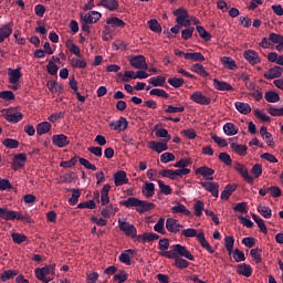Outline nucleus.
<instances>
[{
    "label": "nucleus",
    "instance_id": "obj_16",
    "mask_svg": "<svg viewBox=\"0 0 283 283\" xmlns=\"http://www.w3.org/2000/svg\"><path fill=\"white\" fill-rule=\"evenodd\" d=\"M52 143L55 145V147L63 148L70 145V139H67V136L64 134L53 135Z\"/></svg>",
    "mask_w": 283,
    "mask_h": 283
},
{
    "label": "nucleus",
    "instance_id": "obj_49",
    "mask_svg": "<svg viewBox=\"0 0 283 283\" xmlns=\"http://www.w3.org/2000/svg\"><path fill=\"white\" fill-rule=\"evenodd\" d=\"M69 192H73L72 197L69 199L70 205H76L78 202V198H81L80 189H67Z\"/></svg>",
    "mask_w": 283,
    "mask_h": 283
},
{
    "label": "nucleus",
    "instance_id": "obj_44",
    "mask_svg": "<svg viewBox=\"0 0 283 283\" xmlns=\"http://www.w3.org/2000/svg\"><path fill=\"white\" fill-rule=\"evenodd\" d=\"M264 98L268 101V103H277L280 102V94L273 91H268L264 95Z\"/></svg>",
    "mask_w": 283,
    "mask_h": 283
},
{
    "label": "nucleus",
    "instance_id": "obj_13",
    "mask_svg": "<svg viewBox=\"0 0 283 283\" xmlns=\"http://www.w3.org/2000/svg\"><path fill=\"white\" fill-rule=\"evenodd\" d=\"M109 127H113L115 132H125L129 127V122L125 117H119L118 120L112 122Z\"/></svg>",
    "mask_w": 283,
    "mask_h": 283
},
{
    "label": "nucleus",
    "instance_id": "obj_5",
    "mask_svg": "<svg viewBox=\"0 0 283 283\" xmlns=\"http://www.w3.org/2000/svg\"><path fill=\"white\" fill-rule=\"evenodd\" d=\"M25 163H28V155L25 153L18 154L13 157L11 169L19 171V169L25 167Z\"/></svg>",
    "mask_w": 283,
    "mask_h": 283
},
{
    "label": "nucleus",
    "instance_id": "obj_27",
    "mask_svg": "<svg viewBox=\"0 0 283 283\" xmlns=\"http://www.w3.org/2000/svg\"><path fill=\"white\" fill-rule=\"evenodd\" d=\"M174 15L177 17V23H185V19H189V12H187V9L185 8H179L175 10Z\"/></svg>",
    "mask_w": 283,
    "mask_h": 283
},
{
    "label": "nucleus",
    "instance_id": "obj_35",
    "mask_svg": "<svg viewBox=\"0 0 283 283\" xmlns=\"http://www.w3.org/2000/svg\"><path fill=\"white\" fill-rule=\"evenodd\" d=\"M185 59L186 61H195V62H202L206 61L205 55H202V53L200 52H195V53H186L185 54Z\"/></svg>",
    "mask_w": 283,
    "mask_h": 283
},
{
    "label": "nucleus",
    "instance_id": "obj_8",
    "mask_svg": "<svg viewBox=\"0 0 283 283\" xmlns=\"http://www.w3.org/2000/svg\"><path fill=\"white\" fill-rule=\"evenodd\" d=\"M129 64L136 70H148L147 61L143 55H135L129 60Z\"/></svg>",
    "mask_w": 283,
    "mask_h": 283
},
{
    "label": "nucleus",
    "instance_id": "obj_14",
    "mask_svg": "<svg viewBox=\"0 0 283 283\" xmlns=\"http://www.w3.org/2000/svg\"><path fill=\"white\" fill-rule=\"evenodd\" d=\"M196 176L200 175L203 176L205 180H213V174H216V170L212 168H209L207 166L199 167L195 170Z\"/></svg>",
    "mask_w": 283,
    "mask_h": 283
},
{
    "label": "nucleus",
    "instance_id": "obj_32",
    "mask_svg": "<svg viewBox=\"0 0 283 283\" xmlns=\"http://www.w3.org/2000/svg\"><path fill=\"white\" fill-rule=\"evenodd\" d=\"M234 107L240 112V114H244L245 116L251 114V105H249V103L235 102Z\"/></svg>",
    "mask_w": 283,
    "mask_h": 283
},
{
    "label": "nucleus",
    "instance_id": "obj_40",
    "mask_svg": "<svg viewBox=\"0 0 283 283\" xmlns=\"http://www.w3.org/2000/svg\"><path fill=\"white\" fill-rule=\"evenodd\" d=\"M172 213H182L184 216H191V211L182 203H178L171 208Z\"/></svg>",
    "mask_w": 283,
    "mask_h": 283
},
{
    "label": "nucleus",
    "instance_id": "obj_24",
    "mask_svg": "<svg viewBox=\"0 0 283 283\" xmlns=\"http://www.w3.org/2000/svg\"><path fill=\"white\" fill-rule=\"evenodd\" d=\"M97 6H102L106 10L114 12V10H118V0H101Z\"/></svg>",
    "mask_w": 283,
    "mask_h": 283
},
{
    "label": "nucleus",
    "instance_id": "obj_12",
    "mask_svg": "<svg viewBox=\"0 0 283 283\" xmlns=\"http://www.w3.org/2000/svg\"><path fill=\"white\" fill-rule=\"evenodd\" d=\"M115 187H123V185H127L129 182V179L127 178V172L125 170H118L113 176Z\"/></svg>",
    "mask_w": 283,
    "mask_h": 283
},
{
    "label": "nucleus",
    "instance_id": "obj_57",
    "mask_svg": "<svg viewBox=\"0 0 283 283\" xmlns=\"http://www.w3.org/2000/svg\"><path fill=\"white\" fill-rule=\"evenodd\" d=\"M158 185H159L160 193H164L165 196H171L172 190L169 185H165V182H163V180H158Z\"/></svg>",
    "mask_w": 283,
    "mask_h": 283
},
{
    "label": "nucleus",
    "instance_id": "obj_25",
    "mask_svg": "<svg viewBox=\"0 0 283 283\" xmlns=\"http://www.w3.org/2000/svg\"><path fill=\"white\" fill-rule=\"evenodd\" d=\"M51 129H52V124L50 122H42L36 125L38 136H43L44 134H50Z\"/></svg>",
    "mask_w": 283,
    "mask_h": 283
},
{
    "label": "nucleus",
    "instance_id": "obj_39",
    "mask_svg": "<svg viewBox=\"0 0 283 283\" xmlns=\"http://www.w3.org/2000/svg\"><path fill=\"white\" fill-rule=\"evenodd\" d=\"M17 275H19V272H17V270H7L0 275V280L1 282H8V280L17 277Z\"/></svg>",
    "mask_w": 283,
    "mask_h": 283
},
{
    "label": "nucleus",
    "instance_id": "obj_59",
    "mask_svg": "<svg viewBox=\"0 0 283 283\" xmlns=\"http://www.w3.org/2000/svg\"><path fill=\"white\" fill-rule=\"evenodd\" d=\"M269 41L275 43L276 45H283V35L277 33H270Z\"/></svg>",
    "mask_w": 283,
    "mask_h": 283
},
{
    "label": "nucleus",
    "instance_id": "obj_37",
    "mask_svg": "<svg viewBox=\"0 0 283 283\" xmlns=\"http://www.w3.org/2000/svg\"><path fill=\"white\" fill-rule=\"evenodd\" d=\"M107 25H112V28H125V21L119 18L113 17L106 20Z\"/></svg>",
    "mask_w": 283,
    "mask_h": 283
},
{
    "label": "nucleus",
    "instance_id": "obj_54",
    "mask_svg": "<svg viewBox=\"0 0 283 283\" xmlns=\"http://www.w3.org/2000/svg\"><path fill=\"white\" fill-rule=\"evenodd\" d=\"M196 29L201 39H205L206 41H211V33L205 30L202 25H197Z\"/></svg>",
    "mask_w": 283,
    "mask_h": 283
},
{
    "label": "nucleus",
    "instance_id": "obj_56",
    "mask_svg": "<svg viewBox=\"0 0 283 283\" xmlns=\"http://www.w3.org/2000/svg\"><path fill=\"white\" fill-rule=\"evenodd\" d=\"M175 260V266H177V269H187L189 268V261L180 258V256H177V258H174Z\"/></svg>",
    "mask_w": 283,
    "mask_h": 283
},
{
    "label": "nucleus",
    "instance_id": "obj_21",
    "mask_svg": "<svg viewBox=\"0 0 283 283\" xmlns=\"http://www.w3.org/2000/svg\"><path fill=\"white\" fill-rule=\"evenodd\" d=\"M213 85L219 92H233V86L227 82H222L218 78L213 80Z\"/></svg>",
    "mask_w": 283,
    "mask_h": 283
},
{
    "label": "nucleus",
    "instance_id": "obj_64",
    "mask_svg": "<svg viewBox=\"0 0 283 283\" xmlns=\"http://www.w3.org/2000/svg\"><path fill=\"white\" fill-rule=\"evenodd\" d=\"M268 113H269L271 116H283V107L276 108V107L270 106V107L268 108Z\"/></svg>",
    "mask_w": 283,
    "mask_h": 283
},
{
    "label": "nucleus",
    "instance_id": "obj_30",
    "mask_svg": "<svg viewBox=\"0 0 283 283\" xmlns=\"http://www.w3.org/2000/svg\"><path fill=\"white\" fill-rule=\"evenodd\" d=\"M230 147L232 151H234V154H237L238 156H247V151L249 149L247 145H240L238 143L230 144Z\"/></svg>",
    "mask_w": 283,
    "mask_h": 283
},
{
    "label": "nucleus",
    "instance_id": "obj_38",
    "mask_svg": "<svg viewBox=\"0 0 283 283\" xmlns=\"http://www.w3.org/2000/svg\"><path fill=\"white\" fill-rule=\"evenodd\" d=\"M166 229L169 233H180V229L176 228V219L174 218H168L166 220Z\"/></svg>",
    "mask_w": 283,
    "mask_h": 283
},
{
    "label": "nucleus",
    "instance_id": "obj_33",
    "mask_svg": "<svg viewBox=\"0 0 283 283\" xmlns=\"http://www.w3.org/2000/svg\"><path fill=\"white\" fill-rule=\"evenodd\" d=\"M252 219L254 220V222L258 224L261 233H269V230L266 229V223L264 222V220L262 218H260L258 214L252 213Z\"/></svg>",
    "mask_w": 283,
    "mask_h": 283
},
{
    "label": "nucleus",
    "instance_id": "obj_4",
    "mask_svg": "<svg viewBox=\"0 0 283 283\" xmlns=\"http://www.w3.org/2000/svg\"><path fill=\"white\" fill-rule=\"evenodd\" d=\"M234 169L238 174H240L241 178L248 182V185H253V177L249 175V168H247V166L237 161L234 164Z\"/></svg>",
    "mask_w": 283,
    "mask_h": 283
},
{
    "label": "nucleus",
    "instance_id": "obj_9",
    "mask_svg": "<svg viewBox=\"0 0 283 283\" xmlns=\"http://www.w3.org/2000/svg\"><path fill=\"white\" fill-rule=\"evenodd\" d=\"M50 275V268L45 265L44 268L35 269V277L40 280V282L49 283L52 282V279L48 277Z\"/></svg>",
    "mask_w": 283,
    "mask_h": 283
},
{
    "label": "nucleus",
    "instance_id": "obj_47",
    "mask_svg": "<svg viewBox=\"0 0 283 283\" xmlns=\"http://www.w3.org/2000/svg\"><path fill=\"white\" fill-rule=\"evenodd\" d=\"M155 136H157V138H166V143H169V140H171V135H169V130H167L166 128L157 129Z\"/></svg>",
    "mask_w": 283,
    "mask_h": 283
},
{
    "label": "nucleus",
    "instance_id": "obj_62",
    "mask_svg": "<svg viewBox=\"0 0 283 283\" xmlns=\"http://www.w3.org/2000/svg\"><path fill=\"white\" fill-rule=\"evenodd\" d=\"M114 282H117V283L127 282V272L125 270H120L119 273L114 275Z\"/></svg>",
    "mask_w": 283,
    "mask_h": 283
},
{
    "label": "nucleus",
    "instance_id": "obj_51",
    "mask_svg": "<svg viewBox=\"0 0 283 283\" xmlns=\"http://www.w3.org/2000/svg\"><path fill=\"white\" fill-rule=\"evenodd\" d=\"M149 94L150 96H158L159 98H169V94L163 88H153Z\"/></svg>",
    "mask_w": 283,
    "mask_h": 283
},
{
    "label": "nucleus",
    "instance_id": "obj_34",
    "mask_svg": "<svg viewBox=\"0 0 283 283\" xmlns=\"http://www.w3.org/2000/svg\"><path fill=\"white\" fill-rule=\"evenodd\" d=\"M190 70L191 72H195V74H199V76H209V72H207V70H205V66L200 63L193 64Z\"/></svg>",
    "mask_w": 283,
    "mask_h": 283
},
{
    "label": "nucleus",
    "instance_id": "obj_63",
    "mask_svg": "<svg viewBox=\"0 0 283 283\" xmlns=\"http://www.w3.org/2000/svg\"><path fill=\"white\" fill-rule=\"evenodd\" d=\"M258 211L259 213H261L263 216V218H271V216H273L271 208L266 207V206H259L258 207Z\"/></svg>",
    "mask_w": 283,
    "mask_h": 283
},
{
    "label": "nucleus",
    "instance_id": "obj_6",
    "mask_svg": "<svg viewBox=\"0 0 283 283\" xmlns=\"http://www.w3.org/2000/svg\"><path fill=\"white\" fill-rule=\"evenodd\" d=\"M190 101H193V103H197L198 105H211L210 97L202 94V92L197 91L190 95Z\"/></svg>",
    "mask_w": 283,
    "mask_h": 283
},
{
    "label": "nucleus",
    "instance_id": "obj_41",
    "mask_svg": "<svg viewBox=\"0 0 283 283\" xmlns=\"http://www.w3.org/2000/svg\"><path fill=\"white\" fill-rule=\"evenodd\" d=\"M223 132L227 136H235L238 134V127L233 123H227L223 126Z\"/></svg>",
    "mask_w": 283,
    "mask_h": 283
},
{
    "label": "nucleus",
    "instance_id": "obj_42",
    "mask_svg": "<svg viewBox=\"0 0 283 283\" xmlns=\"http://www.w3.org/2000/svg\"><path fill=\"white\" fill-rule=\"evenodd\" d=\"M250 255L256 264H260L262 262V249L256 248V249L250 250Z\"/></svg>",
    "mask_w": 283,
    "mask_h": 283
},
{
    "label": "nucleus",
    "instance_id": "obj_52",
    "mask_svg": "<svg viewBox=\"0 0 283 283\" xmlns=\"http://www.w3.org/2000/svg\"><path fill=\"white\" fill-rule=\"evenodd\" d=\"M46 71L51 76H56V74H59V65L51 60L46 65Z\"/></svg>",
    "mask_w": 283,
    "mask_h": 283
},
{
    "label": "nucleus",
    "instance_id": "obj_19",
    "mask_svg": "<svg viewBox=\"0 0 283 283\" xmlns=\"http://www.w3.org/2000/svg\"><path fill=\"white\" fill-rule=\"evenodd\" d=\"M9 74V83H11L12 85H17L18 81H21V76H23V74L21 73V67L18 69H9L8 71Z\"/></svg>",
    "mask_w": 283,
    "mask_h": 283
},
{
    "label": "nucleus",
    "instance_id": "obj_60",
    "mask_svg": "<svg viewBox=\"0 0 283 283\" xmlns=\"http://www.w3.org/2000/svg\"><path fill=\"white\" fill-rule=\"evenodd\" d=\"M193 210L195 216H197V218H200V216H202V211H205V202L198 200L193 206Z\"/></svg>",
    "mask_w": 283,
    "mask_h": 283
},
{
    "label": "nucleus",
    "instance_id": "obj_15",
    "mask_svg": "<svg viewBox=\"0 0 283 283\" xmlns=\"http://www.w3.org/2000/svg\"><path fill=\"white\" fill-rule=\"evenodd\" d=\"M4 118L8 120V123H19V120H23V113H12V109L9 108L4 113Z\"/></svg>",
    "mask_w": 283,
    "mask_h": 283
},
{
    "label": "nucleus",
    "instance_id": "obj_26",
    "mask_svg": "<svg viewBox=\"0 0 283 283\" xmlns=\"http://www.w3.org/2000/svg\"><path fill=\"white\" fill-rule=\"evenodd\" d=\"M197 240L199 244L202 247V249H206L208 253H214L213 248H211V244H209V241H207V238H205V232H200L197 235Z\"/></svg>",
    "mask_w": 283,
    "mask_h": 283
},
{
    "label": "nucleus",
    "instance_id": "obj_22",
    "mask_svg": "<svg viewBox=\"0 0 283 283\" xmlns=\"http://www.w3.org/2000/svg\"><path fill=\"white\" fill-rule=\"evenodd\" d=\"M237 273L239 275H243L244 277H251V275L253 273V269L251 268V265H249L247 263H242V264L238 265Z\"/></svg>",
    "mask_w": 283,
    "mask_h": 283
},
{
    "label": "nucleus",
    "instance_id": "obj_11",
    "mask_svg": "<svg viewBox=\"0 0 283 283\" xmlns=\"http://www.w3.org/2000/svg\"><path fill=\"white\" fill-rule=\"evenodd\" d=\"M243 57L245 59V61H248V63H250V65H258V63H261L262 61L258 52L253 50L245 51L243 53Z\"/></svg>",
    "mask_w": 283,
    "mask_h": 283
},
{
    "label": "nucleus",
    "instance_id": "obj_50",
    "mask_svg": "<svg viewBox=\"0 0 283 283\" xmlns=\"http://www.w3.org/2000/svg\"><path fill=\"white\" fill-rule=\"evenodd\" d=\"M169 85L178 90V87H182L185 85V80L182 77H170L168 80Z\"/></svg>",
    "mask_w": 283,
    "mask_h": 283
},
{
    "label": "nucleus",
    "instance_id": "obj_7",
    "mask_svg": "<svg viewBox=\"0 0 283 283\" xmlns=\"http://www.w3.org/2000/svg\"><path fill=\"white\" fill-rule=\"evenodd\" d=\"M199 185H201V187H203L206 191H209L211 196H213L214 198H218L220 184L213 182V181H201L199 182Z\"/></svg>",
    "mask_w": 283,
    "mask_h": 283
},
{
    "label": "nucleus",
    "instance_id": "obj_61",
    "mask_svg": "<svg viewBox=\"0 0 283 283\" xmlns=\"http://www.w3.org/2000/svg\"><path fill=\"white\" fill-rule=\"evenodd\" d=\"M72 67H78L80 70H83L87 67V62L85 60H78L76 57H73L71 61Z\"/></svg>",
    "mask_w": 283,
    "mask_h": 283
},
{
    "label": "nucleus",
    "instance_id": "obj_3",
    "mask_svg": "<svg viewBox=\"0 0 283 283\" xmlns=\"http://www.w3.org/2000/svg\"><path fill=\"white\" fill-rule=\"evenodd\" d=\"M118 227L128 238H137L138 231L134 224H129V222L119 219Z\"/></svg>",
    "mask_w": 283,
    "mask_h": 283
},
{
    "label": "nucleus",
    "instance_id": "obj_36",
    "mask_svg": "<svg viewBox=\"0 0 283 283\" xmlns=\"http://www.w3.org/2000/svg\"><path fill=\"white\" fill-rule=\"evenodd\" d=\"M167 78L165 76H156V77H151L148 83L150 85H153L154 87H164L165 83H166Z\"/></svg>",
    "mask_w": 283,
    "mask_h": 283
},
{
    "label": "nucleus",
    "instance_id": "obj_20",
    "mask_svg": "<svg viewBox=\"0 0 283 283\" xmlns=\"http://www.w3.org/2000/svg\"><path fill=\"white\" fill-rule=\"evenodd\" d=\"M155 240H160V235L154 232H145L137 235V242H155Z\"/></svg>",
    "mask_w": 283,
    "mask_h": 283
},
{
    "label": "nucleus",
    "instance_id": "obj_1",
    "mask_svg": "<svg viewBox=\"0 0 283 283\" xmlns=\"http://www.w3.org/2000/svg\"><path fill=\"white\" fill-rule=\"evenodd\" d=\"M119 205L122 207H127L128 209L129 207H135L137 213H147V211H151V209H156L155 203L140 200L136 197H130L125 201H120Z\"/></svg>",
    "mask_w": 283,
    "mask_h": 283
},
{
    "label": "nucleus",
    "instance_id": "obj_55",
    "mask_svg": "<svg viewBox=\"0 0 283 283\" xmlns=\"http://www.w3.org/2000/svg\"><path fill=\"white\" fill-rule=\"evenodd\" d=\"M199 234L198 230L193 228H188L181 231V235H184V238H198Z\"/></svg>",
    "mask_w": 283,
    "mask_h": 283
},
{
    "label": "nucleus",
    "instance_id": "obj_18",
    "mask_svg": "<svg viewBox=\"0 0 283 283\" xmlns=\"http://www.w3.org/2000/svg\"><path fill=\"white\" fill-rule=\"evenodd\" d=\"M166 140L164 142H150L148 147L149 149H153V151H156L157 154H163V151H167L169 149V146H167Z\"/></svg>",
    "mask_w": 283,
    "mask_h": 283
},
{
    "label": "nucleus",
    "instance_id": "obj_17",
    "mask_svg": "<svg viewBox=\"0 0 283 283\" xmlns=\"http://www.w3.org/2000/svg\"><path fill=\"white\" fill-rule=\"evenodd\" d=\"M136 255V250L128 249L125 250L120 255H119V262L123 264H126L127 266H132V258Z\"/></svg>",
    "mask_w": 283,
    "mask_h": 283
},
{
    "label": "nucleus",
    "instance_id": "obj_31",
    "mask_svg": "<svg viewBox=\"0 0 283 283\" xmlns=\"http://www.w3.org/2000/svg\"><path fill=\"white\" fill-rule=\"evenodd\" d=\"M155 191L156 186L154 182H146L143 187L142 193H144L146 198H154Z\"/></svg>",
    "mask_w": 283,
    "mask_h": 283
},
{
    "label": "nucleus",
    "instance_id": "obj_58",
    "mask_svg": "<svg viewBox=\"0 0 283 283\" xmlns=\"http://www.w3.org/2000/svg\"><path fill=\"white\" fill-rule=\"evenodd\" d=\"M154 229L157 233L165 235V233H167V231H165V218H160L155 224Z\"/></svg>",
    "mask_w": 283,
    "mask_h": 283
},
{
    "label": "nucleus",
    "instance_id": "obj_28",
    "mask_svg": "<svg viewBox=\"0 0 283 283\" xmlns=\"http://www.w3.org/2000/svg\"><path fill=\"white\" fill-rule=\"evenodd\" d=\"M235 189H238V184L227 185L221 192V200H229Z\"/></svg>",
    "mask_w": 283,
    "mask_h": 283
},
{
    "label": "nucleus",
    "instance_id": "obj_45",
    "mask_svg": "<svg viewBox=\"0 0 283 283\" xmlns=\"http://www.w3.org/2000/svg\"><path fill=\"white\" fill-rule=\"evenodd\" d=\"M148 25L151 32H156L157 34H160V32H163V27L158 23V20L156 19L149 20Z\"/></svg>",
    "mask_w": 283,
    "mask_h": 283
},
{
    "label": "nucleus",
    "instance_id": "obj_2",
    "mask_svg": "<svg viewBox=\"0 0 283 283\" xmlns=\"http://www.w3.org/2000/svg\"><path fill=\"white\" fill-rule=\"evenodd\" d=\"M159 255H161L163 258H168V260H174V258H186L191 262L196 260L193 254H191L189 250H187V247L180 244L172 245V250L168 252H159Z\"/></svg>",
    "mask_w": 283,
    "mask_h": 283
},
{
    "label": "nucleus",
    "instance_id": "obj_48",
    "mask_svg": "<svg viewBox=\"0 0 283 283\" xmlns=\"http://www.w3.org/2000/svg\"><path fill=\"white\" fill-rule=\"evenodd\" d=\"M2 145H4L7 149H18L19 140L12 139V138H6L3 139Z\"/></svg>",
    "mask_w": 283,
    "mask_h": 283
},
{
    "label": "nucleus",
    "instance_id": "obj_43",
    "mask_svg": "<svg viewBox=\"0 0 283 283\" xmlns=\"http://www.w3.org/2000/svg\"><path fill=\"white\" fill-rule=\"evenodd\" d=\"M221 63L223 67H227V70H235V67H238V65L235 64V61L231 57H227V56L222 57Z\"/></svg>",
    "mask_w": 283,
    "mask_h": 283
},
{
    "label": "nucleus",
    "instance_id": "obj_23",
    "mask_svg": "<svg viewBox=\"0 0 283 283\" xmlns=\"http://www.w3.org/2000/svg\"><path fill=\"white\" fill-rule=\"evenodd\" d=\"M12 34V22L4 24L0 29V43H3Z\"/></svg>",
    "mask_w": 283,
    "mask_h": 283
},
{
    "label": "nucleus",
    "instance_id": "obj_46",
    "mask_svg": "<svg viewBox=\"0 0 283 283\" xmlns=\"http://www.w3.org/2000/svg\"><path fill=\"white\" fill-rule=\"evenodd\" d=\"M233 244H235V239L233 237L227 235L224 238V247H226L229 255H231V253H233Z\"/></svg>",
    "mask_w": 283,
    "mask_h": 283
},
{
    "label": "nucleus",
    "instance_id": "obj_10",
    "mask_svg": "<svg viewBox=\"0 0 283 283\" xmlns=\"http://www.w3.org/2000/svg\"><path fill=\"white\" fill-rule=\"evenodd\" d=\"M283 74V67L282 66H274L268 70V72H265L263 74L264 78H266V81H273V78H280V76H282Z\"/></svg>",
    "mask_w": 283,
    "mask_h": 283
},
{
    "label": "nucleus",
    "instance_id": "obj_29",
    "mask_svg": "<svg viewBox=\"0 0 283 283\" xmlns=\"http://www.w3.org/2000/svg\"><path fill=\"white\" fill-rule=\"evenodd\" d=\"M0 218L2 220H17V211L8 210V208H0Z\"/></svg>",
    "mask_w": 283,
    "mask_h": 283
},
{
    "label": "nucleus",
    "instance_id": "obj_53",
    "mask_svg": "<svg viewBox=\"0 0 283 283\" xmlns=\"http://www.w3.org/2000/svg\"><path fill=\"white\" fill-rule=\"evenodd\" d=\"M219 160L223 163V165H227V167H231V165L233 164V159H231L229 153H221L219 155Z\"/></svg>",
    "mask_w": 283,
    "mask_h": 283
}]
</instances>
